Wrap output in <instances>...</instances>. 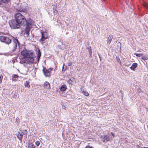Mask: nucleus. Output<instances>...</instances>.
Masks as SVG:
<instances>
[{"instance_id":"26","label":"nucleus","mask_w":148,"mask_h":148,"mask_svg":"<svg viewBox=\"0 0 148 148\" xmlns=\"http://www.w3.org/2000/svg\"><path fill=\"white\" fill-rule=\"evenodd\" d=\"M13 77L14 78H16L18 77V76L16 74H14L13 75Z\"/></svg>"},{"instance_id":"8","label":"nucleus","mask_w":148,"mask_h":148,"mask_svg":"<svg viewBox=\"0 0 148 148\" xmlns=\"http://www.w3.org/2000/svg\"><path fill=\"white\" fill-rule=\"evenodd\" d=\"M13 41L14 42V48L15 49L16 48L17 45H19L20 43L17 39H16L14 38Z\"/></svg>"},{"instance_id":"6","label":"nucleus","mask_w":148,"mask_h":148,"mask_svg":"<svg viewBox=\"0 0 148 148\" xmlns=\"http://www.w3.org/2000/svg\"><path fill=\"white\" fill-rule=\"evenodd\" d=\"M26 24L27 25L32 27L34 24V22L31 19H29L27 21Z\"/></svg>"},{"instance_id":"30","label":"nucleus","mask_w":148,"mask_h":148,"mask_svg":"<svg viewBox=\"0 0 148 148\" xmlns=\"http://www.w3.org/2000/svg\"><path fill=\"white\" fill-rule=\"evenodd\" d=\"M89 54H90V55L92 54V51L91 50H89Z\"/></svg>"},{"instance_id":"34","label":"nucleus","mask_w":148,"mask_h":148,"mask_svg":"<svg viewBox=\"0 0 148 148\" xmlns=\"http://www.w3.org/2000/svg\"><path fill=\"white\" fill-rule=\"evenodd\" d=\"M62 108L63 109H64L65 110L66 109V107H65V106H62Z\"/></svg>"},{"instance_id":"36","label":"nucleus","mask_w":148,"mask_h":148,"mask_svg":"<svg viewBox=\"0 0 148 148\" xmlns=\"http://www.w3.org/2000/svg\"><path fill=\"white\" fill-rule=\"evenodd\" d=\"M64 64H63V67H62V71H63V69H64Z\"/></svg>"},{"instance_id":"32","label":"nucleus","mask_w":148,"mask_h":148,"mask_svg":"<svg viewBox=\"0 0 148 148\" xmlns=\"http://www.w3.org/2000/svg\"><path fill=\"white\" fill-rule=\"evenodd\" d=\"M17 10H18L19 11H21L23 9L22 8H20L19 9H17Z\"/></svg>"},{"instance_id":"27","label":"nucleus","mask_w":148,"mask_h":148,"mask_svg":"<svg viewBox=\"0 0 148 148\" xmlns=\"http://www.w3.org/2000/svg\"><path fill=\"white\" fill-rule=\"evenodd\" d=\"M53 12L54 14H57L58 13V11L57 10H56V9H53Z\"/></svg>"},{"instance_id":"33","label":"nucleus","mask_w":148,"mask_h":148,"mask_svg":"<svg viewBox=\"0 0 148 148\" xmlns=\"http://www.w3.org/2000/svg\"><path fill=\"white\" fill-rule=\"evenodd\" d=\"M68 65L69 66H71L72 65V63H71H71H68Z\"/></svg>"},{"instance_id":"2","label":"nucleus","mask_w":148,"mask_h":148,"mask_svg":"<svg viewBox=\"0 0 148 148\" xmlns=\"http://www.w3.org/2000/svg\"><path fill=\"white\" fill-rule=\"evenodd\" d=\"M15 18L21 25L25 26L26 25L27 20L25 17L19 13H16L14 15Z\"/></svg>"},{"instance_id":"28","label":"nucleus","mask_w":148,"mask_h":148,"mask_svg":"<svg viewBox=\"0 0 148 148\" xmlns=\"http://www.w3.org/2000/svg\"><path fill=\"white\" fill-rule=\"evenodd\" d=\"M3 78V76H0V84H1L2 82Z\"/></svg>"},{"instance_id":"15","label":"nucleus","mask_w":148,"mask_h":148,"mask_svg":"<svg viewBox=\"0 0 148 148\" xmlns=\"http://www.w3.org/2000/svg\"><path fill=\"white\" fill-rule=\"evenodd\" d=\"M113 36L112 35H110L109 36L108 40H107V44H110L112 39Z\"/></svg>"},{"instance_id":"9","label":"nucleus","mask_w":148,"mask_h":148,"mask_svg":"<svg viewBox=\"0 0 148 148\" xmlns=\"http://www.w3.org/2000/svg\"><path fill=\"white\" fill-rule=\"evenodd\" d=\"M41 34L42 35V37L40 40V42H43L47 38V36L46 35L44 34V32H41Z\"/></svg>"},{"instance_id":"21","label":"nucleus","mask_w":148,"mask_h":148,"mask_svg":"<svg viewBox=\"0 0 148 148\" xmlns=\"http://www.w3.org/2000/svg\"><path fill=\"white\" fill-rule=\"evenodd\" d=\"M134 55L136 56H137L140 57L143 56V54L142 53H134Z\"/></svg>"},{"instance_id":"4","label":"nucleus","mask_w":148,"mask_h":148,"mask_svg":"<svg viewBox=\"0 0 148 148\" xmlns=\"http://www.w3.org/2000/svg\"><path fill=\"white\" fill-rule=\"evenodd\" d=\"M114 136V134L111 132V134L108 133L105 135L101 136V138H104V140H103V142H106L112 140Z\"/></svg>"},{"instance_id":"38","label":"nucleus","mask_w":148,"mask_h":148,"mask_svg":"<svg viewBox=\"0 0 148 148\" xmlns=\"http://www.w3.org/2000/svg\"><path fill=\"white\" fill-rule=\"evenodd\" d=\"M50 69L51 71L52 70V69Z\"/></svg>"},{"instance_id":"14","label":"nucleus","mask_w":148,"mask_h":148,"mask_svg":"<svg viewBox=\"0 0 148 148\" xmlns=\"http://www.w3.org/2000/svg\"><path fill=\"white\" fill-rule=\"evenodd\" d=\"M137 64L136 63H134L132 64V66L130 67V69L134 71L135 69L137 66Z\"/></svg>"},{"instance_id":"17","label":"nucleus","mask_w":148,"mask_h":148,"mask_svg":"<svg viewBox=\"0 0 148 148\" xmlns=\"http://www.w3.org/2000/svg\"><path fill=\"white\" fill-rule=\"evenodd\" d=\"M29 81H26L24 83V85L25 87L29 88L30 87L29 85Z\"/></svg>"},{"instance_id":"20","label":"nucleus","mask_w":148,"mask_h":148,"mask_svg":"<svg viewBox=\"0 0 148 148\" xmlns=\"http://www.w3.org/2000/svg\"><path fill=\"white\" fill-rule=\"evenodd\" d=\"M116 59L117 62L120 64L121 63V62L120 60L119 57L116 56Z\"/></svg>"},{"instance_id":"13","label":"nucleus","mask_w":148,"mask_h":148,"mask_svg":"<svg viewBox=\"0 0 148 148\" xmlns=\"http://www.w3.org/2000/svg\"><path fill=\"white\" fill-rule=\"evenodd\" d=\"M44 87L46 89H49L50 88V85L47 82H45L44 84Z\"/></svg>"},{"instance_id":"22","label":"nucleus","mask_w":148,"mask_h":148,"mask_svg":"<svg viewBox=\"0 0 148 148\" xmlns=\"http://www.w3.org/2000/svg\"><path fill=\"white\" fill-rule=\"evenodd\" d=\"M41 55V53L39 50H38V58L39 59L40 58Z\"/></svg>"},{"instance_id":"35","label":"nucleus","mask_w":148,"mask_h":148,"mask_svg":"<svg viewBox=\"0 0 148 148\" xmlns=\"http://www.w3.org/2000/svg\"><path fill=\"white\" fill-rule=\"evenodd\" d=\"M136 147H137L138 148H140V147H140V146L139 145H137V146H136Z\"/></svg>"},{"instance_id":"12","label":"nucleus","mask_w":148,"mask_h":148,"mask_svg":"<svg viewBox=\"0 0 148 148\" xmlns=\"http://www.w3.org/2000/svg\"><path fill=\"white\" fill-rule=\"evenodd\" d=\"M31 28V27H29L27 25L25 28V33L27 36H28L29 34V32L30 31V29Z\"/></svg>"},{"instance_id":"23","label":"nucleus","mask_w":148,"mask_h":148,"mask_svg":"<svg viewBox=\"0 0 148 148\" xmlns=\"http://www.w3.org/2000/svg\"><path fill=\"white\" fill-rule=\"evenodd\" d=\"M142 59L143 60H147V57L145 56H143V55L141 56Z\"/></svg>"},{"instance_id":"39","label":"nucleus","mask_w":148,"mask_h":148,"mask_svg":"<svg viewBox=\"0 0 148 148\" xmlns=\"http://www.w3.org/2000/svg\"><path fill=\"white\" fill-rule=\"evenodd\" d=\"M20 0H18V1H20Z\"/></svg>"},{"instance_id":"25","label":"nucleus","mask_w":148,"mask_h":148,"mask_svg":"<svg viewBox=\"0 0 148 148\" xmlns=\"http://www.w3.org/2000/svg\"><path fill=\"white\" fill-rule=\"evenodd\" d=\"M40 141H37L35 142V144L37 146H39L40 145Z\"/></svg>"},{"instance_id":"11","label":"nucleus","mask_w":148,"mask_h":148,"mask_svg":"<svg viewBox=\"0 0 148 148\" xmlns=\"http://www.w3.org/2000/svg\"><path fill=\"white\" fill-rule=\"evenodd\" d=\"M23 134L19 131L18 133L16 135V136L18 139L21 141H22L23 138Z\"/></svg>"},{"instance_id":"19","label":"nucleus","mask_w":148,"mask_h":148,"mask_svg":"<svg viewBox=\"0 0 148 148\" xmlns=\"http://www.w3.org/2000/svg\"><path fill=\"white\" fill-rule=\"evenodd\" d=\"M28 148H35L34 145L32 143H30L28 144Z\"/></svg>"},{"instance_id":"3","label":"nucleus","mask_w":148,"mask_h":148,"mask_svg":"<svg viewBox=\"0 0 148 148\" xmlns=\"http://www.w3.org/2000/svg\"><path fill=\"white\" fill-rule=\"evenodd\" d=\"M9 24L11 28L12 29L19 28L20 27V24L16 19L10 21L9 22Z\"/></svg>"},{"instance_id":"24","label":"nucleus","mask_w":148,"mask_h":148,"mask_svg":"<svg viewBox=\"0 0 148 148\" xmlns=\"http://www.w3.org/2000/svg\"><path fill=\"white\" fill-rule=\"evenodd\" d=\"M1 1L5 3H7L9 1V0H1Z\"/></svg>"},{"instance_id":"40","label":"nucleus","mask_w":148,"mask_h":148,"mask_svg":"<svg viewBox=\"0 0 148 148\" xmlns=\"http://www.w3.org/2000/svg\"><path fill=\"white\" fill-rule=\"evenodd\" d=\"M147 128H148V125H147Z\"/></svg>"},{"instance_id":"18","label":"nucleus","mask_w":148,"mask_h":148,"mask_svg":"<svg viewBox=\"0 0 148 148\" xmlns=\"http://www.w3.org/2000/svg\"><path fill=\"white\" fill-rule=\"evenodd\" d=\"M19 131L21 133L23 134V135L24 134H27V132L26 130H24L23 131L20 130Z\"/></svg>"},{"instance_id":"7","label":"nucleus","mask_w":148,"mask_h":148,"mask_svg":"<svg viewBox=\"0 0 148 148\" xmlns=\"http://www.w3.org/2000/svg\"><path fill=\"white\" fill-rule=\"evenodd\" d=\"M42 71L44 75L46 77H49L50 76V72L45 68H43Z\"/></svg>"},{"instance_id":"10","label":"nucleus","mask_w":148,"mask_h":148,"mask_svg":"<svg viewBox=\"0 0 148 148\" xmlns=\"http://www.w3.org/2000/svg\"><path fill=\"white\" fill-rule=\"evenodd\" d=\"M81 90L84 95L86 96H88L89 95V94L88 93L87 91L84 90V86H82L81 87Z\"/></svg>"},{"instance_id":"31","label":"nucleus","mask_w":148,"mask_h":148,"mask_svg":"<svg viewBox=\"0 0 148 148\" xmlns=\"http://www.w3.org/2000/svg\"><path fill=\"white\" fill-rule=\"evenodd\" d=\"M144 6L146 8H148V6L147 4H144Z\"/></svg>"},{"instance_id":"1","label":"nucleus","mask_w":148,"mask_h":148,"mask_svg":"<svg viewBox=\"0 0 148 148\" xmlns=\"http://www.w3.org/2000/svg\"><path fill=\"white\" fill-rule=\"evenodd\" d=\"M21 54L25 57L26 63H32L34 62L33 54L32 52L27 50H24L22 51Z\"/></svg>"},{"instance_id":"37","label":"nucleus","mask_w":148,"mask_h":148,"mask_svg":"<svg viewBox=\"0 0 148 148\" xmlns=\"http://www.w3.org/2000/svg\"><path fill=\"white\" fill-rule=\"evenodd\" d=\"M140 148H148V147H140Z\"/></svg>"},{"instance_id":"29","label":"nucleus","mask_w":148,"mask_h":148,"mask_svg":"<svg viewBox=\"0 0 148 148\" xmlns=\"http://www.w3.org/2000/svg\"><path fill=\"white\" fill-rule=\"evenodd\" d=\"M86 148H94L92 146H87L86 147Z\"/></svg>"},{"instance_id":"16","label":"nucleus","mask_w":148,"mask_h":148,"mask_svg":"<svg viewBox=\"0 0 148 148\" xmlns=\"http://www.w3.org/2000/svg\"><path fill=\"white\" fill-rule=\"evenodd\" d=\"M66 89V86L65 84L62 85L61 87L60 90L61 91H64Z\"/></svg>"},{"instance_id":"5","label":"nucleus","mask_w":148,"mask_h":148,"mask_svg":"<svg viewBox=\"0 0 148 148\" xmlns=\"http://www.w3.org/2000/svg\"><path fill=\"white\" fill-rule=\"evenodd\" d=\"M0 41L7 45H9L12 41L11 38L3 35L0 36Z\"/></svg>"}]
</instances>
